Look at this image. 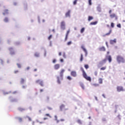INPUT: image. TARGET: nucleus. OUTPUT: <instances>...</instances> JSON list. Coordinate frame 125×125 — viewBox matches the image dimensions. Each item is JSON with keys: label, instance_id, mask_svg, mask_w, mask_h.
<instances>
[{"label": "nucleus", "instance_id": "47", "mask_svg": "<svg viewBox=\"0 0 125 125\" xmlns=\"http://www.w3.org/2000/svg\"><path fill=\"white\" fill-rule=\"evenodd\" d=\"M18 120H19V122H22V118H19Z\"/></svg>", "mask_w": 125, "mask_h": 125}, {"label": "nucleus", "instance_id": "28", "mask_svg": "<svg viewBox=\"0 0 125 125\" xmlns=\"http://www.w3.org/2000/svg\"><path fill=\"white\" fill-rule=\"evenodd\" d=\"M84 68L86 69H88V68H89V66H88V64H85L84 65Z\"/></svg>", "mask_w": 125, "mask_h": 125}, {"label": "nucleus", "instance_id": "63", "mask_svg": "<svg viewBox=\"0 0 125 125\" xmlns=\"http://www.w3.org/2000/svg\"><path fill=\"white\" fill-rule=\"evenodd\" d=\"M31 40V38H28V41H30Z\"/></svg>", "mask_w": 125, "mask_h": 125}, {"label": "nucleus", "instance_id": "59", "mask_svg": "<svg viewBox=\"0 0 125 125\" xmlns=\"http://www.w3.org/2000/svg\"><path fill=\"white\" fill-rule=\"evenodd\" d=\"M42 91H43V90H42V89H41V90H40V92H42Z\"/></svg>", "mask_w": 125, "mask_h": 125}, {"label": "nucleus", "instance_id": "39", "mask_svg": "<svg viewBox=\"0 0 125 125\" xmlns=\"http://www.w3.org/2000/svg\"><path fill=\"white\" fill-rule=\"evenodd\" d=\"M45 116H46L47 117H49L50 118H51V116H50V115L49 114H46Z\"/></svg>", "mask_w": 125, "mask_h": 125}, {"label": "nucleus", "instance_id": "62", "mask_svg": "<svg viewBox=\"0 0 125 125\" xmlns=\"http://www.w3.org/2000/svg\"><path fill=\"white\" fill-rule=\"evenodd\" d=\"M52 32H54V33H55V30L53 29V30H52Z\"/></svg>", "mask_w": 125, "mask_h": 125}, {"label": "nucleus", "instance_id": "6", "mask_svg": "<svg viewBox=\"0 0 125 125\" xmlns=\"http://www.w3.org/2000/svg\"><path fill=\"white\" fill-rule=\"evenodd\" d=\"M37 83H39L41 86H43V81L41 80H38L36 81Z\"/></svg>", "mask_w": 125, "mask_h": 125}, {"label": "nucleus", "instance_id": "20", "mask_svg": "<svg viewBox=\"0 0 125 125\" xmlns=\"http://www.w3.org/2000/svg\"><path fill=\"white\" fill-rule=\"evenodd\" d=\"M106 61H107V60H106V59H105L103 60L102 61V62H101L100 63V64H103V63H105V62H106Z\"/></svg>", "mask_w": 125, "mask_h": 125}, {"label": "nucleus", "instance_id": "11", "mask_svg": "<svg viewBox=\"0 0 125 125\" xmlns=\"http://www.w3.org/2000/svg\"><path fill=\"white\" fill-rule=\"evenodd\" d=\"M54 69L55 70H58L59 68H60V64H56L54 65Z\"/></svg>", "mask_w": 125, "mask_h": 125}, {"label": "nucleus", "instance_id": "2", "mask_svg": "<svg viewBox=\"0 0 125 125\" xmlns=\"http://www.w3.org/2000/svg\"><path fill=\"white\" fill-rule=\"evenodd\" d=\"M81 70L82 71L83 73V76L85 80L87 81H88L89 82H91V78L89 76H87V75H86V73H85V71H84V70L83 69V68L81 67Z\"/></svg>", "mask_w": 125, "mask_h": 125}, {"label": "nucleus", "instance_id": "60", "mask_svg": "<svg viewBox=\"0 0 125 125\" xmlns=\"http://www.w3.org/2000/svg\"><path fill=\"white\" fill-rule=\"evenodd\" d=\"M44 56H46V52H45V53H44Z\"/></svg>", "mask_w": 125, "mask_h": 125}, {"label": "nucleus", "instance_id": "41", "mask_svg": "<svg viewBox=\"0 0 125 125\" xmlns=\"http://www.w3.org/2000/svg\"><path fill=\"white\" fill-rule=\"evenodd\" d=\"M93 85L94 86H99V84L95 83V84H93Z\"/></svg>", "mask_w": 125, "mask_h": 125}, {"label": "nucleus", "instance_id": "5", "mask_svg": "<svg viewBox=\"0 0 125 125\" xmlns=\"http://www.w3.org/2000/svg\"><path fill=\"white\" fill-rule=\"evenodd\" d=\"M61 28L62 30H65V21H62L61 22Z\"/></svg>", "mask_w": 125, "mask_h": 125}, {"label": "nucleus", "instance_id": "45", "mask_svg": "<svg viewBox=\"0 0 125 125\" xmlns=\"http://www.w3.org/2000/svg\"><path fill=\"white\" fill-rule=\"evenodd\" d=\"M63 57L64 58H66V54H65V52L63 53Z\"/></svg>", "mask_w": 125, "mask_h": 125}, {"label": "nucleus", "instance_id": "15", "mask_svg": "<svg viewBox=\"0 0 125 125\" xmlns=\"http://www.w3.org/2000/svg\"><path fill=\"white\" fill-rule=\"evenodd\" d=\"M70 11H68L66 14H65V16L66 17H70Z\"/></svg>", "mask_w": 125, "mask_h": 125}, {"label": "nucleus", "instance_id": "18", "mask_svg": "<svg viewBox=\"0 0 125 125\" xmlns=\"http://www.w3.org/2000/svg\"><path fill=\"white\" fill-rule=\"evenodd\" d=\"M93 20V17L89 16L88 18V21H91V20Z\"/></svg>", "mask_w": 125, "mask_h": 125}, {"label": "nucleus", "instance_id": "55", "mask_svg": "<svg viewBox=\"0 0 125 125\" xmlns=\"http://www.w3.org/2000/svg\"><path fill=\"white\" fill-rule=\"evenodd\" d=\"M64 121H65V120H64V119H61V122H64Z\"/></svg>", "mask_w": 125, "mask_h": 125}, {"label": "nucleus", "instance_id": "26", "mask_svg": "<svg viewBox=\"0 0 125 125\" xmlns=\"http://www.w3.org/2000/svg\"><path fill=\"white\" fill-rule=\"evenodd\" d=\"M4 22H5L6 23H7V22H8V18H5L4 19Z\"/></svg>", "mask_w": 125, "mask_h": 125}, {"label": "nucleus", "instance_id": "16", "mask_svg": "<svg viewBox=\"0 0 125 125\" xmlns=\"http://www.w3.org/2000/svg\"><path fill=\"white\" fill-rule=\"evenodd\" d=\"M106 50V49H105V47H102L100 48V51H105Z\"/></svg>", "mask_w": 125, "mask_h": 125}, {"label": "nucleus", "instance_id": "34", "mask_svg": "<svg viewBox=\"0 0 125 125\" xmlns=\"http://www.w3.org/2000/svg\"><path fill=\"white\" fill-rule=\"evenodd\" d=\"M77 1H78V0H75L73 2V4L74 5H76V4H77Z\"/></svg>", "mask_w": 125, "mask_h": 125}, {"label": "nucleus", "instance_id": "8", "mask_svg": "<svg viewBox=\"0 0 125 125\" xmlns=\"http://www.w3.org/2000/svg\"><path fill=\"white\" fill-rule=\"evenodd\" d=\"M110 17L111 19L115 18L116 20L118 19V17H117V15H115V14H112L110 15Z\"/></svg>", "mask_w": 125, "mask_h": 125}, {"label": "nucleus", "instance_id": "10", "mask_svg": "<svg viewBox=\"0 0 125 125\" xmlns=\"http://www.w3.org/2000/svg\"><path fill=\"white\" fill-rule=\"evenodd\" d=\"M9 13V10L8 9H5L3 10V15H7Z\"/></svg>", "mask_w": 125, "mask_h": 125}, {"label": "nucleus", "instance_id": "21", "mask_svg": "<svg viewBox=\"0 0 125 125\" xmlns=\"http://www.w3.org/2000/svg\"><path fill=\"white\" fill-rule=\"evenodd\" d=\"M102 83H103V80H102V78L99 79V83L101 84Z\"/></svg>", "mask_w": 125, "mask_h": 125}, {"label": "nucleus", "instance_id": "49", "mask_svg": "<svg viewBox=\"0 0 125 125\" xmlns=\"http://www.w3.org/2000/svg\"><path fill=\"white\" fill-rule=\"evenodd\" d=\"M18 70H16V71H15L14 73L15 74H17V73H18Z\"/></svg>", "mask_w": 125, "mask_h": 125}, {"label": "nucleus", "instance_id": "29", "mask_svg": "<svg viewBox=\"0 0 125 125\" xmlns=\"http://www.w3.org/2000/svg\"><path fill=\"white\" fill-rule=\"evenodd\" d=\"M45 100V101H48L49 100V97L46 96Z\"/></svg>", "mask_w": 125, "mask_h": 125}, {"label": "nucleus", "instance_id": "44", "mask_svg": "<svg viewBox=\"0 0 125 125\" xmlns=\"http://www.w3.org/2000/svg\"><path fill=\"white\" fill-rule=\"evenodd\" d=\"M88 2H89V5H91V0H89Z\"/></svg>", "mask_w": 125, "mask_h": 125}, {"label": "nucleus", "instance_id": "38", "mask_svg": "<svg viewBox=\"0 0 125 125\" xmlns=\"http://www.w3.org/2000/svg\"><path fill=\"white\" fill-rule=\"evenodd\" d=\"M67 45H70V44H72V42L70 41L67 42Z\"/></svg>", "mask_w": 125, "mask_h": 125}, {"label": "nucleus", "instance_id": "30", "mask_svg": "<svg viewBox=\"0 0 125 125\" xmlns=\"http://www.w3.org/2000/svg\"><path fill=\"white\" fill-rule=\"evenodd\" d=\"M106 66L103 67L101 68V70L102 71H104V70H106Z\"/></svg>", "mask_w": 125, "mask_h": 125}, {"label": "nucleus", "instance_id": "1", "mask_svg": "<svg viewBox=\"0 0 125 125\" xmlns=\"http://www.w3.org/2000/svg\"><path fill=\"white\" fill-rule=\"evenodd\" d=\"M64 72H65V70L62 69L60 72V77L58 76L57 77V83H59V84H60V83H61V81L63 80V74H64Z\"/></svg>", "mask_w": 125, "mask_h": 125}, {"label": "nucleus", "instance_id": "14", "mask_svg": "<svg viewBox=\"0 0 125 125\" xmlns=\"http://www.w3.org/2000/svg\"><path fill=\"white\" fill-rule=\"evenodd\" d=\"M112 33V30H109V32L105 34L104 35V37H105L106 36H109V35Z\"/></svg>", "mask_w": 125, "mask_h": 125}, {"label": "nucleus", "instance_id": "42", "mask_svg": "<svg viewBox=\"0 0 125 125\" xmlns=\"http://www.w3.org/2000/svg\"><path fill=\"white\" fill-rule=\"evenodd\" d=\"M47 109H48L49 110H52V107H50V106H48L47 107Z\"/></svg>", "mask_w": 125, "mask_h": 125}, {"label": "nucleus", "instance_id": "61", "mask_svg": "<svg viewBox=\"0 0 125 125\" xmlns=\"http://www.w3.org/2000/svg\"><path fill=\"white\" fill-rule=\"evenodd\" d=\"M34 72H36L37 71V68H35L34 70Z\"/></svg>", "mask_w": 125, "mask_h": 125}, {"label": "nucleus", "instance_id": "46", "mask_svg": "<svg viewBox=\"0 0 125 125\" xmlns=\"http://www.w3.org/2000/svg\"><path fill=\"white\" fill-rule=\"evenodd\" d=\"M69 33H70V30H68L67 31L66 36H68V35H69Z\"/></svg>", "mask_w": 125, "mask_h": 125}, {"label": "nucleus", "instance_id": "17", "mask_svg": "<svg viewBox=\"0 0 125 125\" xmlns=\"http://www.w3.org/2000/svg\"><path fill=\"white\" fill-rule=\"evenodd\" d=\"M64 108H65V105L64 104H62L60 106V110H61V111H62V110H63V109H64Z\"/></svg>", "mask_w": 125, "mask_h": 125}, {"label": "nucleus", "instance_id": "19", "mask_svg": "<svg viewBox=\"0 0 125 125\" xmlns=\"http://www.w3.org/2000/svg\"><path fill=\"white\" fill-rule=\"evenodd\" d=\"M35 57H40V53L36 52L34 54Z\"/></svg>", "mask_w": 125, "mask_h": 125}, {"label": "nucleus", "instance_id": "31", "mask_svg": "<svg viewBox=\"0 0 125 125\" xmlns=\"http://www.w3.org/2000/svg\"><path fill=\"white\" fill-rule=\"evenodd\" d=\"M24 82H25V80H24L23 78H21V83H24Z\"/></svg>", "mask_w": 125, "mask_h": 125}, {"label": "nucleus", "instance_id": "27", "mask_svg": "<svg viewBox=\"0 0 125 125\" xmlns=\"http://www.w3.org/2000/svg\"><path fill=\"white\" fill-rule=\"evenodd\" d=\"M78 124H79L80 125H82V120L79 119L77 120Z\"/></svg>", "mask_w": 125, "mask_h": 125}, {"label": "nucleus", "instance_id": "32", "mask_svg": "<svg viewBox=\"0 0 125 125\" xmlns=\"http://www.w3.org/2000/svg\"><path fill=\"white\" fill-rule=\"evenodd\" d=\"M84 32V28H82L81 30V34H83V33Z\"/></svg>", "mask_w": 125, "mask_h": 125}, {"label": "nucleus", "instance_id": "43", "mask_svg": "<svg viewBox=\"0 0 125 125\" xmlns=\"http://www.w3.org/2000/svg\"><path fill=\"white\" fill-rule=\"evenodd\" d=\"M98 72H97V71H95V72H94V75H95V76H97V75H98Z\"/></svg>", "mask_w": 125, "mask_h": 125}, {"label": "nucleus", "instance_id": "3", "mask_svg": "<svg viewBox=\"0 0 125 125\" xmlns=\"http://www.w3.org/2000/svg\"><path fill=\"white\" fill-rule=\"evenodd\" d=\"M116 60L119 64L120 63H125V58L121 55L117 56Z\"/></svg>", "mask_w": 125, "mask_h": 125}, {"label": "nucleus", "instance_id": "57", "mask_svg": "<svg viewBox=\"0 0 125 125\" xmlns=\"http://www.w3.org/2000/svg\"><path fill=\"white\" fill-rule=\"evenodd\" d=\"M27 118L28 119L29 121H31V118H30V117H27Z\"/></svg>", "mask_w": 125, "mask_h": 125}, {"label": "nucleus", "instance_id": "52", "mask_svg": "<svg viewBox=\"0 0 125 125\" xmlns=\"http://www.w3.org/2000/svg\"><path fill=\"white\" fill-rule=\"evenodd\" d=\"M102 96H103V97H104V98H106V97H105V94H103L102 95Z\"/></svg>", "mask_w": 125, "mask_h": 125}, {"label": "nucleus", "instance_id": "56", "mask_svg": "<svg viewBox=\"0 0 125 125\" xmlns=\"http://www.w3.org/2000/svg\"><path fill=\"white\" fill-rule=\"evenodd\" d=\"M60 61H61V62H63V59H61V60H60Z\"/></svg>", "mask_w": 125, "mask_h": 125}, {"label": "nucleus", "instance_id": "33", "mask_svg": "<svg viewBox=\"0 0 125 125\" xmlns=\"http://www.w3.org/2000/svg\"><path fill=\"white\" fill-rule=\"evenodd\" d=\"M117 27H118V28H122V26L121 25V23H119L117 25Z\"/></svg>", "mask_w": 125, "mask_h": 125}, {"label": "nucleus", "instance_id": "40", "mask_svg": "<svg viewBox=\"0 0 125 125\" xmlns=\"http://www.w3.org/2000/svg\"><path fill=\"white\" fill-rule=\"evenodd\" d=\"M17 66L18 68H21V64H20V63H18Z\"/></svg>", "mask_w": 125, "mask_h": 125}, {"label": "nucleus", "instance_id": "58", "mask_svg": "<svg viewBox=\"0 0 125 125\" xmlns=\"http://www.w3.org/2000/svg\"><path fill=\"white\" fill-rule=\"evenodd\" d=\"M43 120H44V121H45V120H47V118H44Z\"/></svg>", "mask_w": 125, "mask_h": 125}, {"label": "nucleus", "instance_id": "54", "mask_svg": "<svg viewBox=\"0 0 125 125\" xmlns=\"http://www.w3.org/2000/svg\"><path fill=\"white\" fill-rule=\"evenodd\" d=\"M59 56H61V55H62L61 52L59 53Z\"/></svg>", "mask_w": 125, "mask_h": 125}, {"label": "nucleus", "instance_id": "36", "mask_svg": "<svg viewBox=\"0 0 125 125\" xmlns=\"http://www.w3.org/2000/svg\"><path fill=\"white\" fill-rule=\"evenodd\" d=\"M67 80H69V81H71V80H72V78L70 76H67Z\"/></svg>", "mask_w": 125, "mask_h": 125}, {"label": "nucleus", "instance_id": "51", "mask_svg": "<svg viewBox=\"0 0 125 125\" xmlns=\"http://www.w3.org/2000/svg\"><path fill=\"white\" fill-rule=\"evenodd\" d=\"M26 70L28 71V70H30V67H27V68H26Z\"/></svg>", "mask_w": 125, "mask_h": 125}, {"label": "nucleus", "instance_id": "13", "mask_svg": "<svg viewBox=\"0 0 125 125\" xmlns=\"http://www.w3.org/2000/svg\"><path fill=\"white\" fill-rule=\"evenodd\" d=\"M116 39H114L113 40H110V44H114V43H116Z\"/></svg>", "mask_w": 125, "mask_h": 125}, {"label": "nucleus", "instance_id": "7", "mask_svg": "<svg viewBox=\"0 0 125 125\" xmlns=\"http://www.w3.org/2000/svg\"><path fill=\"white\" fill-rule=\"evenodd\" d=\"M71 76H72V77H77V72H76L75 71H71Z\"/></svg>", "mask_w": 125, "mask_h": 125}, {"label": "nucleus", "instance_id": "37", "mask_svg": "<svg viewBox=\"0 0 125 125\" xmlns=\"http://www.w3.org/2000/svg\"><path fill=\"white\" fill-rule=\"evenodd\" d=\"M111 27L112 28H114V24L113 22H111Z\"/></svg>", "mask_w": 125, "mask_h": 125}, {"label": "nucleus", "instance_id": "64", "mask_svg": "<svg viewBox=\"0 0 125 125\" xmlns=\"http://www.w3.org/2000/svg\"><path fill=\"white\" fill-rule=\"evenodd\" d=\"M95 99H96V100H97V97H95Z\"/></svg>", "mask_w": 125, "mask_h": 125}, {"label": "nucleus", "instance_id": "9", "mask_svg": "<svg viewBox=\"0 0 125 125\" xmlns=\"http://www.w3.org/2000/svg\"><path fill=\"white\" fill-rule=\"evenodd\" d=\"M81 48H82V49L83 50L84 52H85V56H87V51L85 48L84 46H82Z\"/></svg>", "mask_w": 125, "mask_h": 125}, {"label": "nucleus", "instance_id": "24", "mask_svg": "<svg viewBox=\"0 0 125 125\" xmlns=\"http://www.w3.org/2000/svg\"><path fill=\"white\" fill-rule=\"evenodd\" d=\"M80 86H81L82 88H83V89H84V85H83V83H81L80 84Z\"/></svg>", "mask_w": 125, "mask_h": 125}, {"label": "nucleus", "instance_id": "53", "mask_svg": "<svg viewBox=\"0 0 125 125\" xmlns=\"http://www.w3.org/2000/svg\"><path fill=\"white\" fill-rule=\"evenodd\" d=\"M68 38V35H66L65 37V41H67V39Z\"/></svg>", "mask_w": 125, "mask_h": 125}, {"label": "nucleus", "instance_id": "25", "mask_svg": "<svg viewBox=\"0 0 125 125\" xmlns=\"http://www.w3.org/2000/svg\"><path fill=\"white\" fill-rule=\"evenodd\" d=\"M19 111H20L21 112H23V111H25V109L22 108H21V107H20V108H19Z\"/></svg>", "mask_w": 125, "mask_h": 125}, {"label": "nucleus", "instance_id": "4", "mask_svg": "<svg viewBox=\"0 0 125 125\" xmlns=\"http://www.w3.org/2000/svg\"><path fill=\"white\" fill-rule=\"evenodd\" d=\"M116 88L118 92H121V91H125V89H124V87L122 86H118Z\"/></svg>", "mask_w": 125, "mask_h": 125}, {"label": "nucleus", "instance_id": "48", "mask_svg": "<svg viewBox=\"0 0 125 125\" xmlns=\"http://www.w3.org/2000/svg\"><path fill=\"white\" fill-rule=\"evenodd\" d=\"M56 62V60L54 59L53 60V63H55Z\"/></svg>", "mask_w": 125, "mask_h": 125}, {"label": "nucleus", "instance_id": "23", "mask_svg": "<svg viewBox=\"0 0 125 125\" xmlns=\"http://www.w3.org/2000/svg\"><path fill=\"white\" fill-rule=\"evenodd\" d=\"M90 24V25H96V24H97V21L92 22Z\"/></svg>", "mask_w": 125, "mask_h": 125}, {"label": "nucleus", "instance_id": "35", "mask_svg": "<svg viewBox=\"0 0 125 125\" xmlns=\"http://www.w3.org/2000/svg\"><path fill=\"white\" fill-rule=\"evenodd\" d=\"M52 38V35H50L48 38V40H49V41H50V40H51V38Z\"/></svg>", "mask_w": 125, "mask_h": 125}, {"label": "nucleus", "instance_id": "22", "mask_svg": "<svg viewBox=\"0 0 125 125\" xmlns=\"http://www.w3.org/2000/svg\"><path fill=\"white\" fill-rule=\"evenodd\" d=\"M83 60V54H82L81 55V58H80V61L81 62H82V61Z\"/></svg>", "mask_w": 125, "mask_h": 125}, {"label": "nucleus", "instance_id": "12", "mask_svg": "<svg viewBox=\"0 0 125 125\" xmlns=\"http://www.w3.org/2000/svg\"><path fill=\"white\" fill-rule=\"evenodd\" d=\"M107 60H108L109 62L111 63V62H112V57H111V56H108L107 57Z\"/></svg>", "mask_w": 125, "mask_h": 125}, {"label": "nucleus", "instance_id": "50", "mask_svg": "<svg viewBox=\"0 0 125 125\" xmlns=\"http://www.w3.org/2000/svg\"><path fill=\"white\" fill-rule=\"evenodd\" d=\"M109 14H111V13H112V10H109Z\"/></svg>", "mask_w": 125, "mask_h": 125}]
</instances>
